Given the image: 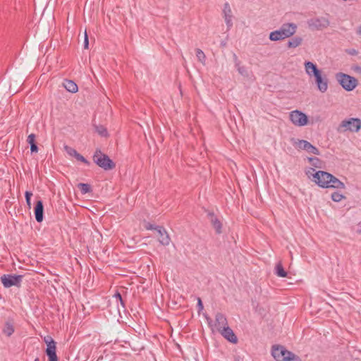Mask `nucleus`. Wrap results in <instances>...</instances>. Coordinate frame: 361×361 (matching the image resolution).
<instances>
[{"label": "nucleus", "instance_id": "a878e982", "mask_svg": "<svg viewBox=\"0 0 361 361\" xmlns=\"http://www.w3.org/2000/svg\"><path fill=\"white\" fill-rule=\"evenodd\" d=\"M14 332L13 326L11 324L6 322L4 329V333L8 336H10Z\"/></svg>", "mask_w": 361, "mask_h": 361}, {"label": "nucleus", "instance_id": "ddd939ff", "mask_svg": "<svg viewBox=\"0 0 361 361\" xmlns=\"http://www.w3.org/2000/svg\"><path fill=\"white\" fill-rule=\"evenodd\" d=\"M34 214L35 220L38 223H41L44 219V204L41 199L36 201L34 207Z\"/></svg>", "mask_w": 361, "mask_h": 361}, {"label": "nucleus", "instance_id": "37998d69", "mask_svg": "<svg viewBox=\"0 0 361 361\" xmlns=\"http://www.w3.org/2000/svg\"><path fill=\"white\" fill-rule=\"evenodd\" d=\"M34 361H40L39 357H36Z\"/></svg>", "mask_w": 361, "mask_h": 361}, {"label": "nucleus", "instance_id": "cd10ccee", "mask_svg": "<svg viewBox=\"0 0 361 361\" xmlns=\"http://www.w3.org/2000/svg\"><path fill=\"white\" fill-rule=\"evenodd\" d=\"M223 13L224 18L232 16V11L230 5L228 2H226L224 5Z\"/></svg>", "mask_w": 361, "mask_h": 361}, {"label": "nucleus", "instance_id": "b1692460", "mask_svg": "<svg viewBox=\"0 0 361 361\" xmlns=\"http://www.w3.org/2000/svg\"><path fill=\"white\" fill-rule=\"evenodd\" d=\"M77 187L82 195L92 192V187L88 183H80L78 184Z\"/></svg>", "mask_w": 361, "mask_h": 361}, {"label": "nucleus", "instance_id": "aec40b11", "mask_svg": "<svg viewBox=\"0 0 361 361\" xmlns=\"http://www.w3.org/2000/svg\"><path fill=\"white\" fill-rule=\"evenodd\" d=\"M36 136L35 134L31 133L27 136V142L30 145L31 153H37L39 150L37 145L35 142Z\"/></svg>", "mask_w": 361, "mask_h": 361}, {"label": "nucleus", "instance_id": "a18cd8bd", "mask_svg": "<svg viewBox=\"0 0 361 361\" xmlns=\"http://www.w3.org/2000/svg\"><path fill=\"white\" fill-rule=\"evenodd\" d=\"M269 39H271V33L269 35Z\"/></svg>", "mask_w": 361, "mask_h": 361}, {"label": "nucleus", "instance_id": "2f4dec72", "mask_svg": "<svg viewBox=\"0 0 361 361\" xmlns=\"http://www.w3.org/2000/svg\"><path fill=\"white\" fill-rule=\"evenodd\" d=\"M66 152L67 154H68L70 156L73 157L75 158L77 154L78 153L74 148H72L68 146H65L64 147Z\"/></svg>", "mask_w": 361, "mask_h": 361}, {"label": "nucleus", "instance_id": "dca6fc26", "mask_svg": "<svg viewBox=\"0 0 361 361\" xmlns=\"http://www.w3.org/2000/svg\"><path fill=\"white\" fill-rule=\"evenodd\" d=\"M304 66L306 73L310 77L322 72V71L317 68V66L311 61H305Z\"/></svg>", "mask_w": 361, "mask_h": 361}, {"label": "nucleus", "instance_id": "0eeeda50", "mask_svg": "<svg viewBox=\"0 0 361 361\" xmlns=\"http://www.w3.org/2000/svg\"><path fill=\"white\" fill-rule=\"evenodd\" d=\"M43 341L46 343L45 354L48 357V361H59V357L56 354V342L49 335L43 338Z\"/></svg>", "mask_w": 361, "mask_h": 361}, {"label": "nucleus", "instance_id": "a211bd4d", "mask_svg": "<svg viewBox=\"0 0 361 361\" xmlns=\"http://www.w3.org/2000/svg\"><path fill=\"white\" fill-rule=\"evenodd\" d=\"M311 23H310V26H314L317 30L322 29V27H326L329 25V21L325 19H314L311 20Z\"/></svg>", "mask_w": 361, "mask_h": 361}, {"label": "nucleus", "instance_id": "f257e3e1", "mask_svg": "<svg viewBox=\"0 0 361 361\" xmlns=\"http://www.w3.org/2000/svg\"><path fill=\"white\" fill-rule=\"evenodd\" d=\"M312 181L322 188L344 189L345 184L336 176L324 171H317L313 174Z\"/></svg>", "mask_w": 361, "mask_h": 361}, {"label": "nucleus", "instance_id": "58836bf2", "mask_svg": "<svg viewBox=\"0 0 361 361\" xmlns=\"http://www.w3.org/2000/svg\"><path fill=\"white\" fill-rule=\"evenodd\" d=\"M315 170L313 168H310L309 170L306 171V174L308 176L309 178L312 180V178H313V174L315 173Z\"/></svg>", "mask_w": 361, "mask_h": 361}, {"label": "nucleus", "instance_id": "393cba45", "mask_svg": "<svg viewBox=\"0 0 361 361\" xmlns=\"http://www.w3.org/2000/svg\"><path fill=\"white\" fill-rule=\"evenodd\" d=\"M195 52H196V56L197 58V60L202 63L203 65L205 64V61H206V56L204 54V53L202 51V49H199V48H197L195 49Z\"/></svg>", "mask_w": 361, "mask_h": 361}, {"label": "nucleus", "instance_id": "7ed1b4c3", "mask_svg": "<svg viewBox=\"0 0 361 361\" xmlns=\"http://www.w3.org/2000/svg\"><path fill=\"white\" fill-rule=\"evenodd\" d=\"M92 159L98 166L105 171H110L116 167L115 162L109 158V157L104 154L99 149H97L94 152Z\"/></svg>", "mask_w": 361, "mask_h": 361}, {"label": "nucleus", "instance_id": "423d86ee", "mask_svg": "<svg viewBox=\"0 0 361 361\" xmlns=\"http://www.w3.org/2000/svg\"><path fill=\"white\" fill-rule=\"evenodd\" d=\"M336 78L342 87L348 92L353 90L358 85L355 78L345 73H338Z\"/></svg>", "mask_w": 361, "mask_h": 361}, {"label": "nucleus", "instance_id": "f8f14e48", "mask_svg": "<svg viewBox=\"0 0 361 361\" xmlns=\"http://www.w3.org/2000/svg\"><path fill=\"white\" fill-rule=\"evenodd\" d=\"M205 212L207 213V217L210 220V222L214 227V228L216 231V233L217 234H220L222 233V224L221 221L218 219V218L215 216L214 213L213 212L204 209Z\"/></svg>", "mask_w": 361, "mask_h": 361}, {"label": "nucleus", "instance_id": "7c9ffc66", "mask_svg": "<svg viewBox=\"0 0 361 361\" xmlns=\"http://www.w3.org/2000/svg\"><path fill=\"white\" fill-rule=\"evenodd\" d=\"M32 192L26 191L25 192V201H26L27 205L29 209L31 208V197H32Z\"/></svg>", "mask_w": 361, "mask_h": 361}, {"label": "nucleus", "instance_id": "f03ea898", "mask_svg": "<svg viewBox=\"0 0 361 361\" xmlns=\"http://www.w3.org/2000/svg\"><path fill=\"white\" fill-rule=\"evenodd\" d=\"M272 357L276 361H302L298 355L281 345H272Z\"/></svg>", "mask_w": 361, "mask_h": 361}, {"label": "nucleus", "instance_id": "ea45409f", "mask_svg": "<svg viewBox=\"0 0 361 361\" xmlns=\"http://www.w3.org/2000/svg\"><path fill=\"white\" fill-rule=\"evenodd\" d=\"M235 66H238L240 64V61L238 60V56L235 54H233Z\"/></svg>", "mask_w": 361, "mask_h": 361}, {"label": "nucleus", "instance_id": "5701e85b", "mask_svg": "<svg viewBox=\"0 0 361 361\" xmlns=\"http://www.w3.org/2000/svg\"><path fill=\"white\" fill-rule=\"evenodd\" d=\"M302 42V38L299 36L294 37L288 40L287 47L288 48H296L299 47Z\"/></svg>", "mask_w": 361, "mask_h": 361}, {"label": "nucleus", "instance_id": "473e14b6", "mask_svg": "<svg viewBox=\"0 0 361 361\" xmlns=\"http://www.w3.org/2000/svg\"><path fill=\"white\" fill-rule=\"evenodd\" d=\"M75 159L78 161H80L87 166L90 165V162L86 158H85L82 155H81L80 153L77 154Z\"/></svg>", "mask_w": 361, "mask_h": 361}, {"label": "nucleus", "instance_id": "c03bdc74", "mask_svg": "<svg viewBox=\"0 0 361 361\" xmlns=\"http://www.w3.org/2000/svg\"><path fill=\"white\" fill-rule=\"evenodd\" d=\"M355 52H356V51H355V50H354V49H353V50L352 51H350V54H355Z\"/></svg>", "mask_w": 361, "mask_h": 361}, {"label": "nucleus", "instance_id": "20e7f679", "mask_svg": "<svg viewBox=\"0 0 361 361\" xmlns=\"http://www.w3.org/2000/svg\"><path fill=\"white\" fill-rule=\"evenodd\" d=\"M297 30V25L293 23H284L279 30L272 32V41H278L293 36Z\"/></svg>", "mask_w": 361, "mask_h": 361}, {"label": "nucleus", "instance_id": "4be33fe9", "mask_svg": "<svg viewBox=\"0 0 361 361\" xmlns=\"http://www.w3.org/2000/svg\"><path fill=\"white\" fill-rule=\"evenodd\" d=\"M93 127L95 132L98 133L101 137H108L109 136L108 130L106 127L102 125L93 124Z\"/></svg>", "mask_w": 361, "mask_h": 361}, {"label": "nucleus", "instance_id": "6e6552de", "mask_svg": "<svg viewBox=\"0 0 361 361\" xmlns=\"http://www.w3.org/2000/svg\"><path fill=\"white\" fill-rule=\"evenodd\" d=\"M23 278V275L4 274L1 276V281L3 286L6 288H11V286L20 288Z\"/></svg>", "mask_w": 361, "mask_h": 361}, {"label": "nucleus", "instance_id": "9b49d317", "mask_svg": "<svg viewBox=\"0 0 361 361\" xmlns=\"http://www.w3.org/2000/svg\"><path fill=\"white\" fill-rule=\"evenodd\" d=\"M219 332L221 336L231 343L235 344L238 343V338L234 334L233 331L228 326H224L223 329H219Z\"/></svg>", "mask_w": 361, "mask_h": 361}, {"label": "nucleus", "instance_id": "bb28decb", "mask_svg": "<svg viewBox=\"0 0 361 361\" xmlns=\"http://www.w3.org/2000/svg\"><path fill=\"white\" fill-rule=\"evenodd\" d=\"M343 199H345V197L343 195H342L340 192H334L331 194V200L334 202H339Z\"/></svg>", "mask_w": 361, "mask_h": 361}, {"label": "nucleus", "instance_id": "4c0bfd02", "mask_svg": "<svg viewBox=\"0 0 361 361\" xmlns=\"http://www.w3.org/2000/svg\"><path fill=\"white\" fill-rule=\"evenodd\" d=\"M224 20L228 28H230L233 26L232 16L225 17Z\"/></svg>", "mask_w": 361, "mask_h": 361}, {"label": "nucleus", "instance_id": "79ce46f5", "mask_svg": "<svg viewBox=\"0 0 361 361\" xmlns=\"http://www.w3.org/2000/svg\"><path fill=\"white\" fill-rule=\"evenodd\" d=\"M357 34L361 35V24L358 27V30H357Z\"/></svg>", "mask_w": 361, "mask_h": 361}, {"label": "nucleus", "instance_id": "f3484780", "mask_svg": "<svg viewBox=\"0 0 361 361\" xmlns=\"http://www.w3.org/2000/svg\"><path fill=\"white\" fill-rule=\"evenodd\" d=\"M228 321L225 315L221 312H217L215 315V326L217 330L228 326Z\"/></svg>", "mask_w": 361, "mask_h": 361}, {"label": "nucleus", "instance_id": "39448f33", "mask_svg": "<svg viewBox=\"0 0 361 361\" xmlns=\"http://www.w3.org/2000/svg\"><path fill=\"white\" fill-rule=\"evenodd\" d=\"M360 129L361 119L358 118H350L342 121L337 128V131L339 133L346 131L357 133Z\"/></svg>", "mask_w": 361, "mask_h": 361}, {"label": "nucleus", "instance_id": "c9c22d12", "mask_svg": "<svg viewBox=\"0 0 361 361\" xmlns=\"http://www.w3.org/2000/svg\"><path fill=\"white\" fill-rule=\"evenodd\" d=\"M89 48V39L86 30L84 33V49H87Z\"/></svg>", "mask_w": 361, "mask_h": 361}, {"label": "nucleus", "instance_id": "e433bc0d", "mask_svg": "<svg viewBox=\"0 0 361 361\" xmlns=\"http://www.w3.org/2000/svg\"><path fill=\"white\" fill-rule=\"evenodd\" d=\"M197 310H198L199 313L201 311H202V310L204 308L203 303H202V301L200 298H197Z\"/></svg>", "mask_w": 361, "mask_h": 361}, {"label": "nucleus", "instance_id": "c756f323", "mask_svg": "<svg viewBox=\"0 0 361 361\" xmlns=\"http://www.w3.org/2000/svg\"><path fill=\"white\" fill-rule=\"evenodd\" d=\"M114 297L116 299V301L117 302H119L121 305L122 306V308L123 310H125L126 308V305H125V301L123 299L122 296H121V294L118 292V291H116L114 295Z\"/></svg>", "mask_w": 361, "mask_h": 361}, {"label": "nucleus", "instance_id": "72a5a7b5", "mask_svg": "<svg viewBox=\"0 0 361 361\" xmlns=\"http://www.w3.org/2000/svg\"><path fill=\"white\" fill-rule=\"evenodd\" d=\"M159 227H161L160 226H155L149 222H146L145 224V228L147 230H155L156 231H158Z\"/></svg>", "mask_w": 361, "mask_h": 361}, {"label": "nucleus", "instance_id": "c85d7f7f", "mask_svg": "<svg viewBox=\"0 0 361 361\" xmlns=\"http://www.w3.org/2000/svg\"><path fill=\"white\" fill-rule=\"evenodd\" d=\"M310 163L316 168H320L321 160L317 157H309Z\"/></svg>", "mask_w": 361, "mask_h": 361}, {"label": "nucleus", "instance_id": "4468645a", "mask_svg": "<svg viewBox=\"0 0 361 361\" xmlns=\"http://www.w3.org/2000/svg\"><path fill=\"white\" fill-rule=\"evenodd\" d=\"M298 147L301 149L305 150L308 153H311L315 155L319 154V149L307 140H299L298 143Z\"/></svg>", "mask_w": 361, "mask_h": 361}, {"label": "nucleus", "instance_id": "49530a36", "mask_svg": "<svg viewBox=\"0 0 361 361\" xmlns=\"http://www.w3.org/2000/svg\"><path fill=\"white\" fill-rule=\"evenodd\" d=\"M235 361H239V359H235Z\"/></svg>", "mask_w": 361, "mask_h": 361}, {"label": "nucleus", "instance_id": "412c9836", "mask_svg": "<svg viewBox=\"0 0 361 361\" xmlns=\"http://www.w3.org/2000/svg\"><path fill=\"white\" fill-rule=\"evenodd\" d=\"M275 274L281 278H285L288 275V272L284 269L281 262H279L274 268Z\"/></svg>", "mask_w": 361, "mask_h": 361}, {"label": "nucleus", "instance_id": "9d476101", "mask_svg": "<svg viewBox=\"0 0 361 361\" xmlns=\"http://www.w3.org/2000/svg\"><path fill=\"white\" fill-rule=\"evenodd\" d=\"M315 80L318 90L322 92H325L328 89V79L326 75H322V73L313 76Z\"/></svg>", "mask_w": 361, "mask_h": 361}, {"label": "nucleus", "instance_id": "1a4fd4ad", "mask_svg": "<svg viewBox=\"0 0 361 361\" xmlns=\"http://www.w3.org/2000/svg\"><path fill=\"white\" fill-rule=\"evenodd\" d=\"M289 117L291 122L298 126H304L308 123L307 115L298 110L291 111Z\"/></svg>", "mask_w": 361, "mask_h": 361}, {"label": "nucleus", "instance_id": "2eb2a0df", "mask_svg": "<svg viewBox=\"0 0 361 361\" xmlns=\"http://www.w3.org/2000/svg\"><path fill=\"white\" fill-rule=\"evenodd\" d=\"M158 234V240L163 245H168L171 242V238L164 227H159L157 231Z\"/></svg>", "mask_w": 361, "mask_h": 361}, {"label": "nucleus", "instance_id": "de8ad7c7", "mask_svg": "<svg viewBox=\"0 0 361 361\" xmlns=\"http://www.w3.org/2000/svg\"><path fill=\"white\" fill-rule=\"evenodd\" d=\"M110 361H113V360H110Z\"/></svg>", "mask_w": 361, "mask_h": 361}, {"label": "nucleus", "instance_id": "a19ab883", "mask_svg": "<svg viewBox=\"0 0 361 361\" xmlns=\"http://www.w3.org/2000/svg\"><path fill=\"white\" fill-rule=\"evenodd\" d=\"M205 318H206V319H207V321L208 322V324L211 325L212 323V319L209 316H207V315H205Z\"/></svg>", "mask_w": 361, "mask_h": 361}, {"label": "nucleus", "instance_id": "6ab92c4d", "mask_svg": "<svg viewBox=\"0 0 361 361\" xmlns=\"http://www.w3.org/2000/svg\"><path fill=\"white\" fill-rule=\"evenodd\" d=\"M63 85L67 91L71 93H75L78 90V85L71 80H65Z\"/></svg>", "mask_w": 361, "mask_h": 361}, {"label": "nucleus", "instance_id": "f704fd0d", "mask_svg": "<svg viewBox=\"0 0 361 361\" xmlns=\"http://www.w3.org/2000/svg\"><path fill=\"white\" fill-rule=\"evenodd\" d=\"M238 73L243 75V76H247V69L245 66H242L240 65H238V66H235Z\"/></svg>", "mask_w": 361, "mask_h": 361}]
</instances>
